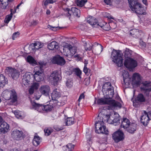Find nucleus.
<instances>
[{"mask_svg":"<svg viewBox=\"0 0 151 151\" xmlns=\"http://www.w3.org/2000/svg\"><path fill=\"white\" fill-rule=\"evenodd\" d=\"M140 121L141 123L144 125L147 126V125L149 120L147 116V112L146 111H144L142 115L141 116Z\"/></svg>","mask_w":151,"mask_h":151,"instance_id":"393cba45","label":"nucleus"},{"mask_svg":"<svg viewBox=\"0 0 151 151\" xmlns=\"http://www.w3.org/2000/svg\"><path fill=\"white\" fill-rule=\"evenodd\" d=\"M52 61L53 63L60 65H63L65 63L64 59L59 55H57L54 57Z\"/></svg>","mask_w":151,"mask_h":151,"instance_id":"4468645a","label":"nucleus"},{"mask_svg":"<svg viewBox=\"0 0 151 151\" xmlns=\"http://www.w3.org/2000/svg\"><path fill=\"white\" fill-rule=\"evenodd\" d=\"M130 124V122L129 119L126 118H124L123 119L122 121L121 127L126 129L127 128Z\"/></svg>","mask_w":151,"mask_h":151,"instance_id":"bb28decb","label":"nucleus"},{"mask_svg":"<svg viewBox=\"0 0 151 151\" xmlns=\"http://www.w3.org/2000/svg\"><path fill=\"white\" fill-rule=\"evenodd\" d=\"M0 126V132L5 134L8 131L9 128V125L5 122L3 121Z\"/></svg>","mask_w":151,"mask_h":151,"instance_id":"5701e85b","label":"nucleus"},{"mask_svg":"<svg viewBox=\"0 0 151 151\" xmlns=\"http://www.w3.org/2000/svg\"><path fill=\"white\" fill-rule=\"evenodd\" d=\"M102 91L104 93V92H107L108 95L110 96V98H112L114 94V88L113 86H111L110 82H107L105 83L102 86Z\"/></svg>","mask_w":151,"mask_h":151,"instance_id":"1a4fd4ad","label":"nucleus"},{"mask_svg":"<svg viewBox=\"0 0 151 151\" xmlns=\"http://www.w3.org/2000/svg\"><path fill=\"white\" fill-rule=\"evenodd\" d=\"M120 52L119 50L114 49L111 52V57L112 61L118 67H121L123 65L122 54L120 53Z\"/></svg>","mask_w":151,"mask_h":151,"instance_id":"20e7f679","label":"nucleus"},{"mask_svg":"<svg viewBox=\"0 0 151 151\" xmlns=\"http://www.w3.org/2000/svg\"><path fill=\"white\" fill-rule=\"evenodd\" d=\"M130 34L131 35H133V37H138L139 35V31L138 29H132L131 32H130Z\"/></svg>","mask_w":151,"mask_h":151,"instance_id":"79ce46f5","label":"nucleus"},{"mask_svg":"<svg viewBox=\"0 0 151 151\" xmlns=\"http://www.w3.org/2000/svg\"><path fill=\"white\" fill-rule=\"evenodd\" d=\"M35 70L36 71L33 75L35 80L37 82H40L44 79V77L42 76L43 70L40 67H36L35 68Z\"/></svg>","mask_w":151,"mask_h":151,"instance_id":"9d476101","label":"nucleus"},{"mask_svg":"<svg viewBox=\"0 0 151 151\" xmlns=\"http://www.w3.org/2000/svg\"><path fill=\"white\" fill-rule=\"evenodd\" d=\"M40 138L38 136H35L32 140L33 144L35 146H37L40 142Z\"/></svg>","mask_w":151,"mask_h":151,"instance_id":"2f4dec72","label":"nucleus"},{"mask_svg":"<svg viewBox=\"0 0 151 151\" xmlns=\"http://www.w3.org/2000/svg\"><path fill=\"white\" fill-rule=\"evenodd\" d=\"M37 42L34 43H32L30 45V47L31 48L32 50H36L39 49L38 46L37 45Z\"/></svg>","mask_w":151,"mask_h":151,"instance_id":"a18cd8bd","label":"nucleus"},{"mask_svg":"<svg viewBox=\"0 0 151 151\" xmlns=\"http://www.w3.org/2000/svg\"><path fill=\"white\" fill-rule=\"evenodd\" d=\"M11 0H0V6L2 9H6L8 4V1Z\"/></svg>","mask_w":151,"mask_h":151,"instance_id":"c756f323","label":"nucleus"},{"mask_svg":"<svg viewBox=\"0 0 151 151\" xmlns=\"http://www.w3.org/2000/svg\"><path fill=\"white\" fill-rule=\"evenodd\" d=\"M73 85V82H71L70 80L68 79L67 80L66 83V86L68 88L71 87Z\"/></svg>","mask_w":151,"mask_h":151,"instance_id":"603ef678","label":"nucleus"},{"mask_svg":"<svg viewBox=\"0 0 151 151\" xmlns=\"http://www.w3.org/2000/svg\"><path fill=\"white\" fill-rule=\"evenodd\" d=\"M145 97L142 93L139 94L136 99L133 101V105L134 107H139L143 103L146 101Z\"/></svg>","mask_w":151,"mask_h":151,"instance_id":"9b49d317","label":"nucleus"},{"mask_svg":"<svg viewBox=\"0 0 151 151\" xmlns=\"http://www.w3.org/2000/svg\"><path fill=\"white\" fill-rule=\"evenodd\" d=\"M63 9L64 11V14L67 17H69L70 19L71 14V10L67 8H63Z\"/></svg>","mask_w":151,"mask_h":151,"instance_id":"ea45409f","label":"nucleus"},{"mask_svg":"<svg viewBox=\"0 0 151 151\" xmlns=\"http://www.w3.org/2000/svg\"><path fill=\"white\" fill-rule=\"evenodd\" d=\"M39 91L42 95L48 96L50 91V88L48 85H42L40 88Z\"/></svg>","mask_w":151,"mask_h":151,"instance_id":"aec40b11","label":"nucleus"},{"mask_svg":"<svg viewBox=\"0 0 151 151\" xmlns=\"http://www.w3.org/2000/svg\"><path fill=\"white\" fill-rule=\"evenodd\" d=\"M142 86L140 87L141 91L148 97L149 101H151V87L150 83L145 81L142 83Z\"/></svg>","mask_w":151,"mask_h":151,"instance_id":"0eeeda50","label":"nucleus"},{"mask_svg":"<svg viewBox=\"0 0 151 151\" xmlns=\"http://www.w3.org/2000/svg\"><path fill=\"white\" fill-rule=\"evenodd\" d=\"M32 77H33V75L30 72H26L23 76L22 79V83L24 86L29 84Z\"/></svg>","mask_w":151,"mask_h":151,"instance_id":"2eb2a0df","label":"nucleus"},{"mask_svg":"<svg viewBox=\"0 0 151 151\" xmlns=\"http://www.w3.org/2000/svg\"><path fill=\"white\" fill-rule=\"evenodd\" d=\"M72 71L74 72L75 74L79 78H81V72L79 68H74L72 70Z\"/></svg>","mask_w":151,"mask_h":151,"instance_id":"a19ab883","label":"nucleus"},{"mask_svg":"<svg viewBox=\"0 0 151 151\" xmlns=\"http://www.w3.org/2000/svg\"><path fill=\"white\" fill-rule=\"evenodd\" d=\"M37 45L38 46L39 49L42 47L44 45L43 43H41V42H37Z\"/></svg>","mask_w":151,"mask_h":151,"instance_id":"0e129e2a","label":"nucleus"},{"mask_svg":"<svg viewBox=\"0 0 151 151\" xmlns=\"http://www.w3.org/2000/svg\"><path fill=\"white\" fill-rule=\"evenodd\" d=\"M104 13L105 14L104 16L105 17L107 18H108V19H114V18L112 17L109 14L106 12H105Z\"/></svg>","mask_w":151,"mask_h":151,"instance_id":"6e6d98bb","label":"nucleus"},{"mask_svg":"<svg viewBox=\"0 0 151 151\" xmlns=\"http://www.w3.org/2000/svg\"><path fill=\"white\" fill-rule=\"evenodd\" d=\"M12 16V14L11 13L10 15H8L5 19L4 21L6 23H8L11 20Z\"/></svg>","mask_w":151,"mask_h":151,"instance_id":"de8ad7c7","label":"nucleus"},{"mask_svg":"<svg viewBox=\"0 0 151 151\" xmlns=\"http://www.w3.org/2000/svg\"><path fill=\"white\" fill-rule=\"evenodd\" d=\"M109 23L110 24V26H112V24H114V26L112 27L113 29H115L116 27V23L113 22V21L111 20V19H108Z\"/></svg>","mask_w":151,"mask_h":151,"instance_id":"3c124183","label":"nucleus"},{"mask_svg":"<svg viewBox=\"0 0 151 151\" xmlns=\"http://www.w3.org/2000/svg\"><path fill=\"white\" fill-rule=\"evenodd\" d=\"M71 14L73 13V14L75 16L79 17L81 14V12L80 10L76 7H72L71 9Z\"/></svg>","mask_w":151,"mask_h":151,"instance_id":"7c9ffc66","label":"nucleus"},{"mask_svg":"<svg viewBox=\"0 0 151 151\" xmlns=\"http://www.w3.org/2000/svg\"><path fill=\"white\" fill-rule=\"evenodd\" d=\"M61 72L60 71L55 70L53 71L51 75V77L54 81L57 82L61 79Z\"/></svg>","mask_w":151,"mask_h":151,"instance_id":"6ab92c4d","label":"nucleus"},{"mask_svg":"<svg viewBox=\"0 0 151 151\" xmlns=\"http://www.w3.org/2000/svg\"><path fill=\"white\" fill-rule=\"evenodd\" d=\"M87 22L92 26L95 27L99 25L98 20L95 17L90 16L87 19Z\"/></svg>","mask_w":151,"mask_h":151,"instance_id":"b1692460","label":"nucleus"},{"mask_svg":"<svg viewBox=\"0 0 151 151\" xmlns=\"http://www.w3.org/2000/svg\"><path fill=\"white\" fill-rule=\"evenodd\" d=\"M56 101H53L51 102L53 103H52V104H54V106H57L58 107V106H62L64 104V103L63 102H62L60 101H59V99H56Z\"/></svg>","mask_w":151,"mask_h":151,"instance_id":"4c0bfd02","label":"nucleus"},{"mask_svg":"<svg viewBox=\"0 0 151 151\" xmlns=\"http://www.w3.org/2000/svg\"><path fill=\"white\" fill-rule=\"evenodd\" d=\"M23 3H22V2H21L20 4H19L16 7V8L14 10V12H13V13H15L16 12L17 10V9H18L19 7V6L22 4Z\"/></svg>","mask_w":151,"mask_h":151,"instance_id":"774afa93","label":"nucleus"},{"mask_svg":"<svg viewBox=\"0 0 151 151\" xmlns=\"http://www.w3.org/2000/svg\"><path fill=\"white\" fill-rule=\"evenodd\" d=\"M101 118L102 119L103 118ZM102 119V121H99L98 120L95 122V132L99 134L101 133L106 135L108 134L109 131L107 129H106L104 122L106 120H103Z\"/></svg>","mask_w":151,"mask_h":151,"instance_id":"423d86ee","label":"nucleus"},{"mask_svg":"<svg viewBox=\"0 0 151 151\" xmlns=\"http://www.w3.org/2000/svg\"><path fill=\"white\" fill-rule=\"evenodd\" d=\"M74 147V145L72 143H69L64 147L65 151H72Z\"/></svg>","mask_w":151,"mask_h":151,"instance_id":"f704fd0d","label":"nucleus"},{"mask_svg":"<svg viewBox=\"0 0 151 151\" xmlns=\"http://www.w3.org/2000/svg\"><path fill=\"white\" fill-rule=\"evenodd\" d=\"M129 7L132 11L138 15L145 14L144 9L138 0H128Z\"/></svg>","mask_w":151,"mask_h":151,"instance_id":"f03ea898","label":"nucleus"},{"mask_svg":"<svg viewBox=\"0 0 151 151\" xmlns=\"http://www.w3.org/2000/svg\"><path fill=\"white\" fill-rule=\"evenodd\" d=\"M53 127L55 130L57 131H60L62 130L63 129V127H60L57 125L54 126Z\"/></svg>","mask_w":151,"mask_h":151,"instance_id":"864d4df0","label":"nucleus"},{"mask_svg":"<svg viewBox=\"0 0 151 151\" xmlns=\"http://www.w3.org/2000/svg\"><path fill=\"white\" fill-rule=\"evenodd\" d=\"M61 96L60 93L58 89H55L51 94L52 100L50 102L55 101L56 102V100L59 99Z\"/></svg>","mask_w":151,"mask_h":151,"instance_id":"4be33fe9","label":"nucleus"},{"mask_svg":"<svg viewBox=\"0 0 151 151\" xmlns=\"http://www.w3.org/2000/svg\"><path fill=\"white\" fill-rule=\"evenodd\" d=\"M3 98L6 100H11L12 104L16 102L17 99V93L14 90H6L2 93Z\"/></svg>","mask_w":151,"mask_h":151,"instance_id":"39448f33","label":"nucleus"},{"mask_svg":"<svg viewBox=\"0 0 151 151\" xmlns=\"http://www.w3.org/2000/svg\"><path fill=\"white\" fill-rule=\"evenodd\" d=\"M14 114L16 116L17 118H19L22 117L21 114H20L19 112L17 111H15L14 112Z\"/></svg>","mask_w":151,"mask_h":151,"instance_id":"bf43d9fd","label":"nucleus"},{"mask_svg":"<svg viewBox=\"0 0 151 151\" xmlns=\"http://www.w3.org/2000/svg\"><path fill=\"white\" fill-rule=\"evenodd\" d=\"M27 61L29 63L32 64H36L37 62L31 56L29 55L28 56L27 58Z\"/></svg>","mask_w":151,"mask_h":151,"instance_id":"58836bf2","label":"nucleus"},{"mask_svg":"<svg viewBox=\"0 0 151 151\" xmlns=\"http://www.w3.org/2000/svg\"><path fill=\"white\" fill-rule=\"evenodd\" d=\"M112 0H104V2L107 5H111Z\"/></svg>","mask_w":151,"mask_h":151,"instance_id":"13d9d810","label":"nucleus"},{"mask_svg":"<svg viewBox=\"0 0 151 151\" xmlns=\"http://www.w3.org/2000/svg\"><path fill=\"white\" fill-rule=\"evenodd\" d=\"M74 123V119L72 117L68 118L65 119V124L66 126H70Z\"/></svg>","mask_w":151,"mask_h":151,"instance_id":"473e14b6","label":"nucleus"},{"mask_svg":"<svg viewBox=\"0 0 151 151\" xmlns=\"http://www.w3.org/2000/svg\"><path fill=\"white\" fill-rule=\"evenodd\" d=\"M23 132L22 131L15 129L13 131L12 136L14 139L19 140L23 138Z\"/></svg>","mask_w":151,"mask_h":151,"instance_id":"a211bd4d","label":"nucleus"},{"mask_svg":"<svg viewBox=\"0 0 151 151\" xmlns=\"http://www.w3.org/2000/svg\"><path fill=\"white\" fill-rule=\"evenodd\" d=\"M105 118H106V121L108 123L113 124L115 126L119 124L120 123V117H119V115L117 117L115 116L114 118H111L109 115H107Z\"/></svg>","mask_w":151,"mask_h":151,"instance_id":"ddd939ff","label":"nucleus"},{"mask_svg":"<svg viewBox=\"0 0 151 151\" xmlns=\"http://www.w3.org/2000/svg\"><path fill=\"white\" fill-rule=\"evenodd\" d=\"M132 81L134 85H139L141 83V78L140 74L137 73H134L132 75Z\"/></svg>","mask_w":151,"mask_h":151,"instance_id":"f3484780","label":"nucleus"},{"mask_svg":"<svg viewBox=\"0 0 151 151\" xmlns=\"http://www.w3.org/2000/svg\"><path fill=\"white\" fill-rule=\"evenodd\" d=\"M147 114L149 120H151V112L150 111L148 112H147Z\"/></svg>","mask_w":151,"mask_h":151,"instance_id":"338daca9","label":"nucleus"},{"mask_svg":"<svg viewBox=\"0 0 151 151\" xmlns=\"http://www.w3.org/2000/svg\"><path fill=\"white\" fill-rule=\"evenodd\" d=\"M93 48L94 49V47L96 46H97V48H100L101 52L102 51L103 49V47L101 44H99L97 42H95L92 45Z\"/></svg>","mask_w":151,"mask_h":151,"instance_id":"49530a36","label":"nucleus"},{"mask_svg":"<svg viewBox=\"0 0 151 151\" xmlns=\"http://www.w3.org/2000/svg\"><path fill=\"white\" fill-rule=\"evenodd\" d=\"M85 96L84 95V93H81V95L80 96L79 99L78 100V101L79 102H80L81 100L82 99L84 98Z\"/></svg>","mask_w":151,"mask_h":151,"instance_id":"4d7b16f0","label":"nucleus"},{"mask_svg":"<svg viewBox=\"0 0 151 151\" xmlns=\"http://www.w3.org/2000/svg\"><path fill=\"white\" fill-rule=\"evenodd\" d=\"M53 129L51 127L45 128L44 130L45 135L49 136L53 132Z\"/></svg>","mask_w":151,"mask_h":151,"instance_id":"e433bc0d","label":"nucleus"},{"mask_svg":"<svg viewBox=\"0 0 151 151\" xmlns=\"http://www.w3.org/2000/svg\"><path fill=\"white\" fill-rule=\"evenodd\" d=\"M65 47L69 51V53L65 55L67 57L73 56L76 52V48L75 47H73L70 44L65 45Z\"/></svg>","mask_w":151,"mask_h":151,"instance_id":"412c9836","label":"nucleus"},{"mask_svg":"<svg viewBox=\"0 0 151 151\" xmlns=\"http://www.w3.org/2000/svg\"><path fill=\"white\" fill-rule=\"evenodd\" d=\"M35 90L34 89L30 87L29 90V93L31 95L33 94Z\"/></svg>","mask_w":151,"mask_h":151,"instance_id":"680f3d73","label":"nucleus"},{"mask_svg":"<svg viewBox=\"0 0 151 151\" xmlns=\"http://www.w3.org/2000/svg\"><path fill=\"white\" fill-rule=\"evenodd\" d=\"M7 70L9 75L11 76L13 79L16 80L19 77V72L16 69L12 68H9Z\"/></svg>","mask_w":151,"mask_h":151,"instance_id":"dca6fc26","label":"nucleus"},{"mask_svg":"<svg viewBox=\"0 0 151 151\" xmlns=\"http://www.w3.org/2000/svg\"><path fill=\"white\" fill-rule=\"evenodd\" d=\"M39 86V84L38 83H33L32 86H31L32 88L35 90H37L38 89Z\"/></svg>","mask_w":151,"mask_h":151,"instance_id":"8fccbe9b","label":"nucleus"},{"mask_svg":"<svg viewBox=\"0 0 151 151\" xmlns=\"http://www.w3.org/2000/svg\"><path fill=\"white\" fill-rule=\"evenodd\" d=\"M137 125L135 123H132L127 128V131L132 134H134L137 129Z\"/></svg>","mask_w":151,"mask_h":151,"instance_id":"a878e982","label":"nucleus"},{"mask_svg":"<svg viewBox=\"0 0 151 151\" xmlns=\"http://www.w3.org/2000/svg\"><path fill=\"white\" fill-rule=\"evenodd\" d=\"M99 25L102 29L106 31H109L111 28V26L110 24L105 22L100 23V24H99Z\"/></svg>","mask_w":151,"mask_h":151,"instance_id":"c85d7f7f","label":"nucleus"},{"mask_svg":"<svg viewBox=\"0 0 151 151\" xmlns=\"http://www.w3.org/2000/svg\"><path fill=\"white\" fill-rule=\"evenodd\" d=\"M57 1V0H46L43 1L42 4L46 6L49 4H52L55 2Z\"/></svg>","mask_w":151,"mask_h":151,"instance_id":"37998d69","label":"nucleus"},{"mask_svg":"<svg viewBox=\"0 0 151 151\" xmlns=\"http://www.w3.org/2000/svg\"><path fill=\"white\" fill-rule=\"evenodd\" d=\"M104 98L98 99L97 104L99 105L108 104V109L109 110H114L117 108H120L122 106L121 104L118 101L110 99L112 98H110V96L108 95L106 93V95H104Z\"/></svg>","mask_w":151,"mask_h":151,"instance_id":"f257e3e1","label":"nucleus"},{"mask_svg":"<svg viewBox=\"0 0 151 151\" xmlns=\"http://www.w3.org/2000/svg\"><path fill=\"white\" fill-rule=\"evenodd\" d=\"M32 107L31 109H33L39 112H43L44 111L47 112L51 111L53 108V106L47 104L46 105L40 104L37 103L35 101H31Z\"/></svg>","mask_w":151,"mask_h":151,"instance_id":"7ed1b4c3","label":"nucleus"},{"mask_svg":"<svg viewBox=\"0 0 151 151\" xmlns=\"http://www.w3.org/2000/svg\"><path fill=\"white\" fill-rule=\"evenodd\" d=\"M85 84L87 86L90 83V81L89 78H86L85 80Z\"/></svg>","mask_w":151,"mask_h":151,"instance_id":"e2e57ef3","label":"nucleus"},{"mask_svg":"<svg viewBox=\"0 0 151 151\" xmlns=\"http://www.w3.org/2000/svg\"><path fill=\"white\" fill-rule=\"evenodd\" d=\"M87 2V0H76L75 1V3L76 5L82 7Z\"/></svg>","mask_w":151,"mask_h":151,"instance_id":"c9c22d12","label":"nucleus"},{"mask_svg":"<svg viewBox=\"0 0 151 151\" xmlns=\"http://www.w3.org/2000/svg\"><path fill=\"white\" fill-rule=\"evenodd\" d=\"M67 2V1H66L65 0H63L62 1H60L59 3V4L61 6H63L66 4Z\"/></svg>","mask_w":151,"mask_h":151,"instance_id":"052dcab7","label":"nucleus"},{"mask_svg":"<svg viewBox=\"0 0 151 151\" xmlns=\"http://www.w3.org/2000/svg\"><path fill=\"white\" fill-rule=\"evenodd\" d=\"M112 138L115 142L117 143L124 139V134L121 131H117L113 134Z\"/></svg>","mask_w":151,"mask_h":151,"instance_id":"f8f14e48","label":"nucleus"},{"mask_svg":"<svg viewBox=\"0 0 151 151\" xmlns=\"http://www.w3.org/2000/svg\"><path fill=\"white\" fill-rule=\"evenodd\" d=\"M48 49L50 50H54L57 49L58 47V44L56 41H52L47 45Z\"/></svg>","mask_w":151,"mask_h":151,"instance_id":"cd10ccee","label":"nucleus"},{"mask_svg":"<svg viewBox=\"0 0 151 151\" xmlns=\"http://www.w3.org/2000/svg\"><path fill=\"white\" fill-rule=\"evenodd\" d=\"M83 70L86 74L88 75L90 73V70L86 67V63H85V64Z\"/></svg>","mask_w":151,"mask_h":151,"instance_id":"09e8293b","label":"nucleus"},{"mask_svg":"<svg viewBox=\"0 0 151 151\" xmlns=\"http://www.w3.org/2000/svg\"><path fill=\"white\" fill-rule=\"evenodd\" d=\"M124 65L130 71H131L137 66V62L132 58H128L124 60Z\"/></svg>","mask_w":151,"mask_h":151,"instance_id":"6e6552de","label":"nucleus"},{"mask_svg":"<svg viewBox=\"0 0 151 151\" xmlns=\"http://www.w3.org/2000/svg\"><path fill=\"white\" fill-rule=\"evenodd\" d=\"M92 44L90 43H86L84 45L85 50H91L93 48Z\"/></svg>","mask_w":151,"mask_h":151,"instance_id":"c03bdc74","label":"nucleus"},{"mask_svg":"<svg viewBox=\"0 0 151 151\" xmlns=\"http://www.w3.org/2000/svg\"><path fill=\"white\" fill-rule=\"evenodd\" d=\"M129 79L128 78H125L124 77H123V81L125 85H129V82H127V80Z\"/></svg>","mask_w":151,"mask_h":151,"instance_id":"69168bd1","label":"nucleus"},{"mask_svg":"<svg viewBox=\"0 0 151 151\" xmlns=\"http://www.w3.org/2000/svg\"><path fill=\"white\" fill-rule=\"evenodd\" d=\"M19 34V32H15L12 35V38L13 40H14L18 36Z\"/></svg>","mask_w":151,"mask_h":151,"instance_id":"5fc2aeb1","label":"nucleus"},{"mask_svg":"<svg viewBox=\"0 0 151 151\" xmlns=\"http://www.w3.org/2000/svg\"><path fill=\"white\" fill-rule=\"evenodd\" d=\"M6 82L5 76L2 74L0 75V87H3Z\"/></svg>","mask_w":151,"mask_h":151,"instance_id":"72a5a7b5","label":"nucleus"}]
</instances>
